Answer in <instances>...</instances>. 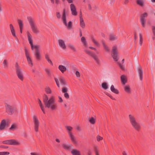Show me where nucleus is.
I'll use <instances>...</instances> for the list:
<instances>
[{"label": "nucleus", "mask_w": 155, "mask_h": 155, "mask_svg": "<svg viewBox=\"0 0 155 155\" xmlns=\"http://www.w3.org/2000/svg\"><path fill=\"white\" fill-rule=\"evenodd\" d=\"M33 118L35 130L36 132H38V129L40 125L39 121L36 115H33Z\"/></svg>", "instance_id": "nucleus-8"}, {"label": "nucleus", "mask_w": 155, "mask_h": 155, "mask_svg": "<svg viewBox=\"0 0 155 155\" xmlns=\"http://www.w3.org/2000/svg\"><path fill=\"white\" fill-rule=\"evenodd\" d=\"M27 34L28 37V41H29V43L30 44L31 49L33 50L35 48V46L33 45V40L32 39V36L30 34L28 31L27 32Z\"/></svg>", "instance_id": "nucleus-15"}, {"label": "nucleus", "mask_w": 155, "mask_h": 155, "mask_svg": "<svg viewBox=\"0 0 155 155\" xmlns=\"http://www.w3.org/2000/svg\"><path fill=\"white\" fill-rule=\"evenodd\" d=\"M94 150L95 152H96L98 151L97 147V146H95L94 147Z\"/></svg>", "instance_id": "nucleus-59"}, {"label": "nucleus", "mask_w": 155, "mask_h": 155, "mask_svg": "<svg viewBox=\"0 0 155 155\" xmlns=\"http://www.w3.org/2000/svg\"><path fill=\"white\" fill-rule=\"evenodd\" d=\"M102 87L104 90H106L108 88V86L106 82H103L101 84Z\"/></svg>", "instance_id": "nucleus-37"}, {"label": "nucleus", "mask_w": 155, "mask_h": 155, "mask_svg": "<svg viewBox=\"0 0 155 155\" xmlns=\"http://www.w3.org/2000/svg\"><path fill=\"white\" fill-rule=\"evenodd\" d=\"M130 122L133 127L137 131H139L141 127L140 124L137 122L134 117L131 114L129 115Z\"/></svg>", "instance_id": "nucleus-2"}, {"label": "nucleus", "mask_w": 155, "mask_h": 155, "mask_svg": "<svg viewBox=\"0 0 155 155\" xmlns=\"http://www.w3.org/2000/svg\"><path fill=\"white\" fill-rule=\"evenodd\" d=\"M139 37H140V46L143 43V38H142V35L141 33L139 34Z\"/></svg>", "instance_id": "nucleus-39"}, {"label": "nucleus", "mask_w": 155, "mask_h": 155, "mask_svg": "<svg viewBox=\"0 0 155 155\" xmlns=\"http://www.w3.org/2000/svg\"><path fill=\"white\" fill-rule=\"evenodd\" d=\"M152 29L153 35L155 36V26H153L152 27Z\"/></svg>", "instance_id": "nucleus-52"}, {"label": "nucleus", "mask_w": 155, "mask_h": 155, "mask_svg": "<svg viewBox=\"0 0 155 155\" xmlns=\"http://www.w3.org/2000/svg\"><path fill=\"white\" fill-rule=\"evenodd\" d=\"M55 0V3L56 5H58L60 3L59 0Z\"/></svg>", "instance_id": "nucleus-60"}, {"label": "nucleus", "mask_w": 155, "mask_h": 155, "mask_svg": "<svg viewBox=\"0 0 155 155\" xmlns=\"http://www.w3.org/2000/svg\"><path fill=\"white\" fill-rule=\"evenodd\" d=\"M59 81L61 85L64 86L67 85V83L64 77H60L59 78Z\"/></svg>", "instance_id": "nucleus-20"}, {"label": "nucleus", "mask_w": 155, "mask_h": 155, "mask_svg": "<svg viewBox=\"0 0 155 155\" xmlns=\"http://www.w3.org/2000/svg\"><path fill=\"white\" fill-rule=\"evenodd\" d=\"M65 128L69 131H71L73 129L72 127L70 126H66Z\"/></svg>", "instance_id": "nucleus-50"}, {"label": "nucleus", "mask_w": 155, "mask_h": 155, "mask_svg": "<svg viewBox=\"0 0 155 155\" xmlns=\"http://www.w3.org/2000/svg\"><path fill=\"white\" fill-rule=\"evenodd\" d=\"M117 64L119 65V66L120 68L121 69V70H125V68L124 66L122 65L119 62H117Z\"/></svg>", "instance_id": "nucleus-46"}, {"label": "nucleus", "mask_w": 155, "mask_h": 155, "mask_svg": "<svg viewBox=\"0 0 155 155\" xmlns=\"http://www.w3.org/2000/svg\"><path fill=\"white\" fill-rule=\"evenodd\" d=\"M148 14L146 12H144L143 14H141L140 16V21L142 26L143 28L145 27V24L146 23V20L145 18L147 17Z\"/></svg>", "instance_id": "nucleus-13"}, {"label": "nucleus", "mask_w": 155, "mask_h": 155, "mask_svg": "<svg viewBox=\"0 0 155 155\" xmlns=\"http://www.w3.org/2000/svg\"><path fill=\"white\" fill-rule=\"evenodd\" d=\"M144 0H136V2L137 4L140 6V7H142L144 6Z\"/></svg>", "instance_id": "nucleus-22"}, {"label": "nucleus", "mask_w": 155, "mask_h": 155, "mask_svg": "<svg viewBox=\"0 0 155 155\" xmlns=\"http://www.w3.org/2000/svg\"><path fill=\"white\" fill-rule=\"evenodd\" d=\"M3 144H8L13 145H18L20 143L16 140L14 139H11L3 141L2 142Z\"/></svg>", "instance_id": "nucleus-11"}, {"label": "nucleus", "mask_w": 155, "mask_h": 155, "mask_svg": "<svg viewBox=\"0 0 155 155\" xmlns=\"http://www.w3.org/2000/svg\"><path fill=\"white\" fill-rule=\"evenodd\" d=\"M89 48H90L92 50H94L95 51H96V49L95 48H94V47H91V46H90V47H89Z\"/></svg>", "instance_id": "nucleus-61"}, {"label": "nucleus", "mask_w": 155, "mask_h": 155, "mask_svg": "<svg viewBox=\"0 0 155 155\" xmlns=\"http://www.w3.org/2000/svg\"><path fill=\"white\" fill-rule=\"evenodd\" d=\"M62 146L64 149L67 150H70L72 148V146L70 144L66 145L65 143H63Z\"/></svg>", "instance_id": "nucleus-24"}, {"label": "nucleus", "mask_w": 155, "mask_h": 155, "mask_svg": "<svg viewBox=\"0 0 155 155\" xmlns=\"http://www.w3.org/2000/svg\"><path fill=\"white\" fill-rule=\"evenodd\" d=\"M68 91V89L66 87H63L62 88V91L63 93H64V97L68 99L69 98V95L67 93Z\"/></svg>", "instance_id": "nucleus-18"}, {"label": "nucleus", "mask_w": 155, "mask_h": 155, "mask_svg": "<svg viewBox=\"0 0 155 155\" xmlns=\"http://www.w3.org/2000/svg\"><path fill=\"white\" fill-rule=\"evenodd\" d=\"M112 52L111 56L114 60L115 61H117L119 57L117 46H114L113 47Z\"/></svg>", "instance_id": "nucleus-6"}, {"label": "nucleus", "mask_w": 155, "mask_h": 155, "mask_svg": "<svg viewBox=\"0 0 155 155\" xmlns=\"http://www.w3.org/2000/svg\"><path fill=\"white\" fill-rule=\"evenodd\" d=\"M138 72L140 81H142L143 79V71L141 67L140 66L138 68Z\"/></svg>", "instance_id": "nucleus-17"}, {"label": "nucleus", "mask_w": 155, "mask_h": 155, "mask_svg": "<svg viewBox=\"0 0 155 155\" xmlns=\"http://www.w3.org/2000/svg\"><path fill=\"white\" fill-rule=\"evenodd\" d=\"M9 123L5 119L2 120L0 123V130H3L5 129L6 127H8Z\"/></svg>", "instance_id": "nucleus-14"}, {"label": "nucleus", "mask_w": 155, "mask_h": 155, "mask_svg": "<svg viewBox=\"0 0 155 155\" xmlns=\"http://www.w3.org/2000/svg\"><path fill=\"white\" fill-rule=\"evenodd\" d=\"M110 90L114 94H119V91L117 89L114 88V86L112 85L110 87Z\"/></svg>", "instance_id": "nucleus-27"}, {"label": "nucleus", "mask_w": 155, "mask_h": 155, "mask_svg": "<svg viewBox=\"0 0 155 155\" xmlns=\"http://www.w3.org/2000/svg\"><path fill=\"white\" fill-rule=\"evenodd\" d=\"M8 147L7 146H5L3 145H1L0 146V148H3L5 149H7L8 148Z\"/></svg>", "instance_id": "nucleus-55"}, {"label": "nucleus", "mask_w": 155, "mask_h": 155, "mask_svg": "<svg viewBox=\"0 0 155 155\" xmlns=\"http://www.w3.org/2000/svg\"><path fill=\"white\" fill-rule=\"evenodd\" d=\"M45 58L47 60L48 62L51 64V65H53V64L52 61L50 59L48 55V54L45 55Z\"/></svg>", "instance_id": "nucleus-36"}, {"label": "nucleus", "mask_w": 155, "mask_h": 155, "mask_svg": "<svg viewBox=\"0 0 155 155\" xmlns=\"http://www.w3.org/2000/svg\"><path fill=\"white\" fill-rule=\"evenodd\" d=\"M18 22L20 28H23V24L22 21L20 19L18 20Z\"/></svg>", "instance_id": "nucleus-42"}, {"label": "nucleus", "mask_w": 155, "mask_h": 155, "mask_svg": "<svg viewBox=\"0 0 155 155\" xmlns=\"http://www.w3.org/2000/svg\"><path fill=\"white\" fill-rule=\"evenodd\" d=\"M75 74L76 75V76L77 77H80V73L78 71H76Z\"/></svg>", "instance_id": "nucleus-54"}, {"label": "nucleus", "mask_w": 155, "mask_h": 155, "mask_svg": "<svg viewBox=\"0 0 155 155\" xmlns=\"http://www.w3.org/2000/svg\"><path fill=\"white\" fill-rule=\"evenodd\" d=\"M10 153L8 152H0V155H9Z\"/></svg>", "instance_id": "nucleus-48"}, {"label": "nucleus", "mask_w": 155, "mask_h": 155, "mask_svg": "<svg viewBox=\"0 0 155 155\" xmlns=\"http://www.w3.org/2000/svg\"><path fill=\"white\" fill-rule=\"evenodd\" d=\"M58 98L59 99V100L58 101L59 102L61 103L63 101V100L61 97L60 96H59Z\"/></svg>", "instance_id": "nucleus-58"}, {"label": "nucleus", "mask_w": 155, "mask_h": 155, "mask_svg": "<svg viewBox=\"0 0 155 155\" xmlns=\"http://www.w3.org/2000/svg\"><path fill=\"white\" fill-rule=\"evenodd\" d=\"M84 51L88 55H90L92 58H93L95 60L97 64H100V61L99 59L97 56L95 54L94 52L87 49L84 50Z\"/></svg>", "instance_id": "nucleus-7"}, {"label": "nucleus", "mask_w": 155, "mask_h": 155, "mask_svg": "<svg viewBox=\"0 0 155 155\" xmlns=\"http://www.w3.org/2000/svg\"><path fill=\"white\" fill-rule=\"evenodd\" d=\"M43 102L46 108L50 109L52 110L57 109L58 105L55 103V97L52 96L48 99V96L44 94L43 96Z\"/></svg>", "instance_id": "nucleus-1"}, {"label": "nucleus", "mask_w": 155, "mask_h": 155, "mask_svg": "<svg viewBox=\"0 0 155 155\" xmlns=\"http://www.w3.org/2000/svg\"><path fill=\"white\" fill-rule=\"evenodd\" d=\"M103 139V137H101L99 135H98L97 137V140L98 141H99L100 140H101Z\"/></svg>", "instance_id": "nucleus-51"}, {"label": "nucleus", "mask_w": 155, "mask_h": 155, "mask_svg": "<svg viewBox=\"0 0 155 155\" xmlns=\"http://www.w3.org/2000/svg\"><path fill=\"white\" fill-rule=\"evenodd\" d=\"M81 41L84 45L86 47H87V45L85 38L84 37H83L81 38Z\"/></svg>", "instance_id": "nucleus-31"}, {"label": "nucleus", "mask_w": 155, "mask_h": 155, "mask_svg": "<svg viewBox=\"0 0 155 155\" xmlns=\"http://www.w3.org/2000/svg\"><path fill=\"white\" fill-rule=\"evenodd\" d=\"M58 42L59 46L63 49H65L66 48V45L63 40L59 39L58 40Z\"/></svg>", "instance_id": "nucleus-19"}, {"label": "nucleus", "mask_w": 155, "mask_h": 155, "mask_svg": "<svg viewBox=\"0 0 155 155\" xmlns=\"http://www.w3.org/2000/svg\"><path fill=\"white\" fill-rule=\"evenodd\" d=\"M3 64L4 65V68H7L8 66V63L7 60L6 59H5L4 60L3 62Z\"/></svg>", "instance_id": "nucleus-40"}, {"label": "nucleus", "mask_w": 155, "mask_h": 155, "mask_svg": "<svg viewBox=\"0 0 155 155\" xmlns=\"http://www.w3.org/2000/svg\"><path fill=\"white\" fill-rule=\"evenodd\" d=\"M45 91L48 94H50L52 93L49 87H47L45 88Z\"/></svg>", "instance_id": "nucleus-38"}, {"label": "nucleus", "mask_w": 155, "mask_h": 155, "mask_svg": "<svg viewBox=\"0 0 155 155\" xmlns=\"http://www.w3.org/2000/svg\"><path fill=\"white\" fill-rule=\"evenodd\" d=\"M129 0H125L124 2V4H127L129 2Z\"/></svg>", "instance_id": "nucleus-63"}, {"label": "nucleus", "mask_w": 155, "mask_h": 155, "mask_svg": "<svg viewBox=\"0 0 155 155\" xmlns=\"http://www.w3.org/2000/svg\"><path fill=\"white\" fill-rule=\"evenodd\" d=\"M5 107L6 113L8 114L12 115L14 113L15 107L7 103L5 104Z\"/></svg>", "instance_id": "nucleus-9"}, {"label": "nucleus", "mask_w": 155, "mask_h": 155, "mask_svg": "<svg viewBox=\"0 0 155 155\" xmlns=\"http://www.w3.org/2000/svg\"><path fill=\"white\" fill-rule=\"evenodd\" d=\"M102 43L103 44V45L104 46V49L106 50L107 52L109 51V49L108 47L107 46V45L105 44L104 41V40H103L101 41Z\"/></svg>", "instance_id": "nucleus-32"}, {"label": "nucleus", "mask_w": 155, "mask_h": 155, "mask_svg": "<svg viewBox=\"0 0 155 155\" xmlns=\"http://www.w3.org/2000/svg\"><path fill=\"white\" fill-rule=\"evenodd\" d=\"M105 94L108 96L111 99L113 100H115V99L111 95V94L108 92H105Z\"/></svg>", "instance_id": "nucleus-44"}, {"label": "nucleus", "mask_w": 155, "mask_h": 155, "mask_svg": "<svg viewBox=\"0 0 155 155\" xmlns=\"http://www.w3.org/2000/svg\"><path fill=\"white\" fill-rule=\"evenodd\" d=\"M88 9L90 10H91V5L90 4H89L88 5Z\"/></svg>", "instance_id": "nucleus-64"}, {"label": "nucleus", "mask_w": 155, "mask_h": 155, "mask_svg": "<svg viewBox=\"0 0 155 155\" xmlns=\"http://www.w3.org/2000/svg\"><path fill=\"white\" fill-rule=\"evenodd\" d=\"M25 51L28 64L29 66L32 67L33 66L32 61L30 57L29 52L25 47Z\"/></svg>", "instance_id": "nucleus-10"}, {"label": "nucleus", "mask_w": 155, "mask_h": 155, "mask_svg": "<svg viewBox=\"0 0 155 155\" xmlns=\"http://www.w3.org/2000/svg\"><path fill=\"white\" fill-rule=\"evenodd\" d=\"M16 127V126L14 124H13L9 128L10 130H14Z\"/></svg>", "instance_id": "nucleus-49"}, {"label": "nucleus", "mask_w": 155, "mask_h": 155, "mask_svg": "<svg viewBox=\"0 0 155 155\" xmlns=\"http://www.w3.org/2000/svg\"><path fill=\"white\" fill-rule=\"evenodd\" d=\"M56 14L57 18L58 19L60 18L61 16L60 13L59 12H57Z\"/></svg>", "instance_id": "nucleus-53"}, {"label": "nucleus", "mask_w": 155, "mask_h": 155, "mask_svg": "<svg viewBox=\"0 0 155 155\" xmlns=\"http://www.w3.org/2000/svg\"><path fill=\"white\" fill-rule=\"evenodd\" d=\"M137 34L136 32H135L134 33V40L135 42L136 39H137Z\"/></svg>", "instance_id": "nucleus-56"}, {"label": "nucleus", "mask_w": 155, "mask_h": 155, "mask_svg": "<svg viewBox=\"0 0 155 155\" xmlns=\"http://www.w3.org/2000/svg\"><path fill=\"white\" fill-rule=\"evenodd\" d=\"M121 80L122 84L123 85H125L127 82L126 76L124 75H122L121 76Z\"/></svg>", "instance_id": "nucleus-23"}, {"label": "nucleus", "mask_w": 155, "mask_h": 155, "mask_svg": "<svg viewBox=\"0 0 155 155\" xmlns=\"http://www.w3.org/2000/svg\"><path fill=\"white\" fill-rule=\"evenodd\" d=\"M27 18L33 32L36 34L38 33L39 31L35 23L34 19L30 16L28 17Z\"/></svg>", "instance_id": "nucleus-5"}, {"label": "nucleus", "mask_w": 155, "mask_h": 155, "mask_svg": "<svg viewBox=\"0 0 155 155\" xmlns=\"http://www.w3.org/2000/svg\"><path fill=\"white\" fill-rule=\"evenodd\" d=\"M117 37L114 35L113 34H110V40L111 41H114L117 39Z\"/></svg>", "instance_id": "nucleus-30"}, {"label": "nucleus", "mask_w": 155, "mask_h": 155, "mask_svg": "<svg viewBox=\"0 0 155 155\" xmlns=\"http://www.w3.org/2000/svg\"><path fill=\"white\" fill-rule=\"evenodd\" d=\"M54 80L58 87H60V85L58 79L57 78H54Z\"/></svg>", "instance_id": "nucleus-47"}, {"label": "nucleus", "mask_w": 155, "mask_h": 155, "mask_svg": "<svg viewBox=\"0 0 155 155\" xmlns=\"http://www.w3.org/2000/svg\"><path fill=\"white\" fill-rule=\"evenodd\" d=\"M71 153L72 155H81L80 151L77 149H73L71 151Z\"/></svg>", "instance_id": "nucleus-28"}, {"label": "nucleus", "mask_w": 155, "mask_h": 155, "mask_svg": "<svg viewBox=\"0 0 155 155\" xmlns=\"http://www.w3.org/2000/svg\"><path fill=\"white\" fill-rule=\"evenodd\" d=\"M58 68L62 73H64L67 70L66 67L62 65H59L58 66Z\"/></svg>", "instance_id": "nucleus-26"}, {"label": "nucleus", "mask_w": 155, "mask_h": 155, "mask_svg": "<svg viewBox=\"0 0 155 155\" xmlns=\"http://www.w3.org/2000/svg\"><path fill=\"white\" fill-rule=\"evenodd\" d=\"M31 155H41V154L39 153H31Z\"/></svg>", "instance_id": "nucleus-57"}, {"label": "nucleus", "mask_w": 155, "mask_h": 155, "mask_svg": "<svg viewBox=\"0 0 155 155\" xmlns=\"http://www.w3.org/2000/svg\"><path fill=\"white\" fill-rule=\"evenodd\" d=\"M124 90L125 92L129 94L131 93L130 88L128 85L125 86L124 87Z\"/></svg>", "instance_id": "nucleus-29"}, {"label": "nucleus", "mask_w": 155, "mask_h": 155, "mask_svg": "<svg viewBox=\"0 0 155 155\" xmlns=\"http://www.w3.org/2000/svg\"><path fill=\"white\" fill-rule=\"evenodd\" d=\"M89 121L90 123L92 124H94L95 123V120L93 117H91Z\"/></svg>", "instance_id": "nucleus-41"}, {"label": "nucleus", "mask_w": 155, "mask_h": 155, "mask_svg": "<svg viewBox=\"0 0 155 155\" xmlns=\"http://www.w3.org/2000/svg\"><path fill=\"white\" fill-rule=\"evenodd\" d=\"M68 46L71 50H73L74 51H76V50L73 45L70 44H69L68 45Z\"/></svg>", "instance_id": "nucleus-45"}, {"label": "nucleus", "mask_w": 155, "mask_h": 155, "mask_svg": "<svg viewBox=\"0 0 155 155\" xmlns=\"http://www.w3.org/2000/svg\"><path fill=\"white\" fill-rule=\"evenodd\" d=\"M91 40L92 42L97 46L99 47L100 45L96 41L93 36H92L91 37Z\"/></svg>", "instance_id": "nucleus-34"}, {"label": "nucleus", "mask_w": 155, "mask_h": 155, "mask_svg": "<svg viewBox=\"0 0 155 155\" xmlns=\"http://www.w3.org/2000/svg\"><path fill=\"white\" fill-rule=\"evenodd\" d=\"M38 103L39 104L40 106L42 111H43V113L44 114H45V113L44 109L43 108V106L42 104V102L39 99H38Z\"/></svg>", "instance_id": "nucleus-35"}, {"label": "nucleus", "mask_w": 155, "mask_h": 155, "mask_svg": "<svg viewBox=\"0 0 155 155\" xmlns=\"http://www.w3.org/2000/svg\"><path fill=\"white\" fill-rule=\"evenodd\" d=\"M10 29L11 32L12 33V35L15 38H17L15 34V30L12 24H10L9 25Z\"/></svg>", "instance_id": "nucleus-21"}, {"label": "nucleus", "mask_w": 155, "mask_h": 155, "mask_svg": "<svg viewBox=\"0 0 155 155\" xmlns=\"http://www.w3.org/2000/svg\"><path fill=\"white\" fill-rule=\"evenodd\" d=\"M45 71L48 75L49 76L51 77V73L50 70L48 68H46L45 69Z\"/></svg>", "instance_id": "nucleus-43"}, {"label": "nucleus", "mask_w": 155, "mask_h": 155, "mask_svg": "<svg viewBox=\"0 0 155 155\" xmlns=\"http://www.w3.org/2000/svg\"><path fill=\"white\" fill-rule=\"evenodd\" d=\"M79 30L80 32V37H81L82 36L81 30V29H80Z\"/></svg>", "instance_id": "nucleus-62"}, {"label": "nucleus", "mask_w": 155, "mask_h": 155, "mask_svg": "<svg viewBox=\"0 0 155 155\" xmlns=\"http://www.w3.org/2000/svg\"><path fill=\"white\" fill-rule=\"evenodd\" d=\"M70 8L72 14L73 15H77V12L75 5L73 4L70 5Z\"/></svg>", "instance_id": "nucleus-16"}, {"label": "nucleus", "mask_w": 155, "mask_h": 155, "mask_svg": "<svg viewBox=\"0 0 155 155\" xmlns=\"http://www.w3.org/2000/svg\"><path fill=\"white\" fill-rule=\"evenodd\" d=\"M39 45H35L34 48H35L36 52L34 53V55L36 59L38 61H40L41 58L39 51Z\"/></svg>", "instance_id": "nucleus-12"}, {"label": "nucleus", "mask_w": 155, "mask_h": 155, "mask_svg": "<svg viewBox=\"0 0 155 155\" xmlns=\"http://www.w3.org/2000/svg\"><path fill=\"white\" fill-rule=\"evenodd\" d=\"M68 134L70 136V139L74 143V144H77V142L76 141V139H75L74 137V135H73L72 133L70 132H68Z\"/></svg>", "instance_id": "nucleus-25"}, {"label": "nucleus", "mask_w": 155, "mask_h": 155, "mask_svg": "<svg viewBox=\"0 0 155 155\" xmlns=\"http://www.w3.org/2000/svg\"><path fill=\"white\" fill-rule=\"evenodd\" d=\"M80 25L82 28H84L85 27V24L84 22V19L80 20Z\"/></svg>", "instance_id": "nucleus-33"}, {"label": "nucleus", "mask_w": 155, "mask_h": 155, "mask_svg": "<svg viewBox=\"0 0 155 155\" xmlns=\"http://www.w3.org/2000/svg\"><path fill=\"white\" fill-rule=\"evenodd\" d=\"M66 12L65 8H64L63 10L62 15V21L65 26L67 27V28L68 29H70L72 27V22L70 21L68 24L66 20Z\"/></svg>", "instance_id": "nucleus-3"}, {"label": "nucleus", "mask_w": 155, "mask_h": 155, "mask_svg": "<svg viewBox=\"0 0 155 155\" xmlns=\"http://www.w3.org/2000/svg\"><path fill=\"white\" fill-rule=\"evenodd\" d=\"M16 74L18 78L21 81H23L24 79V75L21 68L19 66L18 62H16L15 65Z\"/></svg>", "instance_id": "nucleus-4"}]
</instances>
